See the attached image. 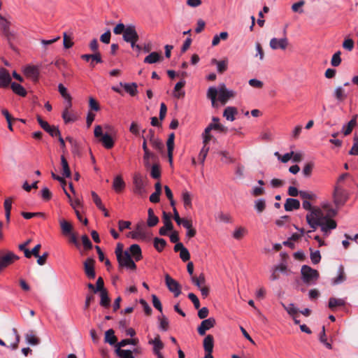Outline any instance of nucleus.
I'll use <instances>...</instances> for the list:
<instances>
[{
    "instance_id": "obj_1",
    "label": "nucleus",
    "mask_w": 358,
    "mask_h": 358,
    "mask_svg": "<svg viewBox=\"0 0 358 358\" xmlns=\"http://www.w3.org/2000/svg\"><path fill=\"white\" fill-rule=\"evenodd\" d=\"M306 218L307 223L313 229V230L308 231V233L314 231L320 227L324 236H328L331 234V231L336 229L337 226L336 221L324 215L322 210H315L311 214L306 215Z\"/></svg>"
},
{
    "instance_id": "obj_2",
    "label": "nucleus",
    "mask_w": 358,
    "mask_h": 358,
    "mask_svg": "<svg viewBox=\"0 0 358 358\" xmlns=\"http://www.w3.org/2000/svg\"><path fill=\"white\" fill-rule=\"evenodd\" d=\"M236 92L227 88L224 83H220L217 87L211 86L208 87L206 93V96L211 101L213 107H217V101L224 106L229 99L234 97Z\"/></svg>"
},
{
    "instance_id": "obj_3",
    "label": "nucleus",
    "mask_w": 358,
    "mask_h": 358,
    "mask_svg": "<svg viewBox=\"0 0 358 358\" xmlns=\"http://www.w3.org/2000/svg\"><path fill=\"white\" fill-rule=\"evenodd\" d=\"M301 279L307 285H314L319 278V273L310 266L303 265L301 269Z\"/></svg>"
},
{
    "instance_id": "obj_4",
    "label": "nucleus",
    "mask_w": 358,
    "mask_h": 358,
    "mask_svg": "<svg viewBox=\"0 0 358 358\" xmlns=\"http://www.w3.org/2000/svg\"><path fill=\"white\" fill-rule=\"evenodd\" d=\"M132 182L134 193L140 196H144L147 193L146 179L140 173H136L133 175Z\"/></svg>"
},
{
    "instance_id": "obj_5",
    "label": "nucleus",
    "mask_w": 358,
    "mask_h": 358,
    "mask_svg": "<svg viewBox=\"0 0 358 358\" xmlns=\"http://www.w3.org/2000/svg\"><path fill=\"white\" fill-rule=\"evenodd\" d=\"M127 345H136L135 339H123L115 345V352L120 358H135L130 350H122L121 348Z\"/></svg>"
},
{
    "instance_id": "obj_6",
    "label": "nucleus",
    "mask_w": 358,
    "mask_h": 358,
    "mask_svg": "<svg viewBox=\"0 0 358 358\" xmlns=\"http://www.w3.org/2000/svg\"><path fill=\"white\" fill-rule=\"evenodd\" d=\"M122 38L125 42L130 43V45L132 43H136L139 39V36L136 31V26L133 24H127V29Z\"/></svg>"
},
{
    "instance_id": "obj_7",
    "label": "nucleus",
    "mask_w": 358,
    "mask_h": 358,
    "mask_svg": "<svg viewBox=\"0 0 358 358\" xmlns=\"http://www.w3.org/2000/svg\"><path fill=\"white\" fill-rule=\"evenodd\" d=\"M117 259L120 267H124L127 269H135L136 268V265L128 250L124 251V255L120 257L118 255Z\"/></svg>"
},
{
    "instance_id": "obj_8",
    "label": "nucleus",
    "mask_w": 358,
    "mask_h": 358,
    "mask_svg": "<svg viewBox=\"0 0 358 358\" xmlns=\"http://www.w3.org/2000/svg\"><path fill=\"white\" fill-rule=\"evenodd\" d=\"M165 282L169 290L173 293L175 297H178L181 294L180 284L169 274L165 275Z\"/></svg>"
},
{
    "instance_id": "obj_9",
    "label": "nucleus",
    "mask_w": 358,
    "mask_h": 358,
    "mask_svg": "<svg viewBox=\"0 0 358 358\" xmlns=\"http://www.w3.org/2000/svg\"><path fill=\"white\" fill-rule=\"evenodd\" d=\"M17 259L19 257L10 251L0 257V272Z\"/></svg>"
},
{
    "instance_id": "obj_10",
    "label": "nucleus",
    "mask_w": 358,
    "mask_h": 358,
    "mask_svg": "<svg viewBox=\"0 0 358 358\" xmlns=\"http://www.w3.org/2000/svg\"><path fill=\"white\" fill-rule=\"evenodd\" d=\"M148 343L152 345L153 353L157 357V358H164V355L161 352L164 345L160 340V336L159 335H157L154 339L149 340Z\"/></svg>"
},
{
    "instance_id": "obj_11",
    "label": "nucleus",
    "mask_w": 358,
    "mask_h": 358,
    "mask_svg": "<svg viewBox=\"0 0 358 358\" xmlns=\"http://www.w3.org/2000/svg\"><path fill=\"white\" fill-rule=\"evenodd\" d=\"M37 121L41 128L48 132L52 137L59 136V129L55 126H50L46 121H44L40 115L37 116Z\"/></svg>"
},
{
    "instance_id": "obj_12",
    "label": "nucleus",
    "mask_w": 358,
    "mask_h": 358,
    "mask_svg": "<svg viewBox=\"0 0 358 358\" xmlns=\"http://www.w3.org/2000/svg\"><path fill=\"white\" fill-rule=\"evenodd\" d=\"M288 39L286 36L281 38H273L271 39L269 45L273 50H285L288 45Z\"/></svg>"
},
{
    "instance_id": "obj_13",
    "label": "nucleus",
    "mask_w": 358,
    "mask_h": 358,
    "mask_svg": "<svg viewBox=\"0 0 358 358\" xmlns=\"http://www.w3.org/2000/svg\"><path fill=\"white\" fill-rule=\"evenodd\" d=\"M215 323V320L213 317H209L208 319L203 320L197 328L199 334L201 336L205 335L206 331L213 328Z\"/></svg>"
},
{
    "instance_id": "obj_14",
    "label": "nucleus",
    "mask_w": 358,
    "mask_h": 358,
    "mask_svg": "<svg viewBox=\"0 0 358 358\" xmlns=\"http://www.w3.org/2000/svg\"><path fill=\"white\" fill-rule=\"evenodd\" d=\"M163 222L164 226L159 229V233L161 236L167 235V231L173 229V224L171 221V215L170 214L163 212Z\"/></svg>"
},
{
    "instance_id": "obj_15",
    "label": "nucleus",
    "mask_w": 358,
    "mask_h": 358,
    "mask_svg": "<svg viewBox=\"0 0 358 358\" xmlns=\"http://www.w3.org/2000/svg\"><path fill=\"white\" fill-rule=\"evenodd\" d=\"M94 264V260L92 258H87L84 262L85 273L89 279H94L96 277Z\"/></svg>"
},
{
    "instance_id": "obj_16",
    "label": "nucleus",
    "mask_w": 358,
    "mask_h": 358,
    "mask_svg": "<svg viewBox=\"0 0 358 358\" xmlns=\"http://www.w3.org/2000/svg\"><path fill=\"white\" fill-rule=\"evenodd\" d=\"M24 74L33 81L36 82L39 77V69L36 66L28 65L24 69Z\"/></svg>"
},
{
    "instance_id": "obj_17",
    "label": "nucleus",
    "mask_w": 358,
    "mask_h": 358,
    "mask_svg": "<svg viewBox=\"0 0 358 358\" xmlns=\"http://www.w3.org/2000/svg\"><path fill=\"white\" fill-rule=\"evenodd\" d=\"M346 277L345 275L344 267L342 264H341L337 271V277L331 279V285H337L343 283L345 281Z\"/></svg>"
},
{
    "instance_id": "obj_18",
    "label": "nucleus",
    "mask_w": 358,
    "mask_h": 358,
    "mask_svg": "<svg viewBox=\"0 0 358 358\" xmlns=\"http://www.w3.org/2000/svg\"><path fill=\"white\" fill-rule=\"evenodd\" d=\"M11 78L8 71L3 68L0 69V87H8Z\"/></svg>"
},
{
    "instance_id": "obj_19",
    "label": "nucleus",
    "mask_w": 358,
    "mask_h": 358,
    "mask_svg": "<svg viewBox=\"0 0 358 358\" xmlns=\"http://www.w3.org/2000/svg\"><path fill=\"white\" fill-rule=\"evenodd\" d=\"M120 87H122L126 92L129 94L131 96H135L138 93L137 84L136 83H122L120 82L119 84Z\"/></svg>"
},
{
    "instance_id": "obj_20",
    "label": "nucleus",
    "mask_w": 358,
    "mask_h": 358,
    "mask_svg": "<svg viewBox=\"0 0 358 358\" xmlns=\"http://www.w3.org/2000/svg\"><path fill=\"white\" fill-rule=\"evenodd\" d=\"M284 207L286 211H292L294 210H297L300 208V202L298 199L288 198L285 201Z\"/></svg>"
},
{
    "instance_id": "obj_21",
    "label": "nucleus",
    "mask_w": 358,
    "mask_h": 358,
    "mask_svg": "<svg viewBox=\"0 0 358 358\" xmlns=\"http://www.w3.org/2000/svg\"><path fill=\"white\" fill-rule=\"evenodd\" d=\"M203 349L206 353H212L214 347V338L212 335H207L203 339Z\"/></svg>"
},
{
    "instance_id": "obj_22",
    "label": "nucleus",
    "mask_w": 358,
    "mask_h": 358,
    "mask_svg": "<svg viewBox=\"0 0 358 358\" xmlns=\"http://www.w3.org/2000/svg\"><path fill=\"white\" fill-rule=\"evenodd\" d=\"M59 224H60L62 233L64 236H67L69 234L73 233V226L68 221H66L64 219H60Z\"/></svg>"
},
{
    "instance_id": "obj_23",
    "label": "nucleus",
    "mask_w": 358,
    "mask_h": 358,
    "mask_svg": "<svg viewBox=\"0 0 358 358\" xmlns=\"http://www.w3.org/2000/svg\"><path fill=\"white\" fill-rule=\"evenodd\" d=\"M59 224H60L62 233L64 236H67L69 234L73 233V226L68 221H66L64 219H60Z\"/></svg>"
},
{
    "instance_id": "obj_24",
    "label": "nucleus",
    "mask_w": 358,
    "mask_h": 358,
    "mask_svg": "<svg viewBox=\"0 0 358 358\" xmlns=\"http://www.w3.org/2000/svg\"><path fill=\"white\" fill-rule=\"evenodd\" d=\"M238 113V110L236 107L227 106L224 112L223 117L228 121H234L235 120V115Z\"/></svg>"
},
{
    "instance_id": "obj_25",
    "label": "nucleus",
    "mask_w": 358,
    "mask_h": 358,
    "mask_svg": "<svg viewBox=\"0 0 358 358\" xmlns=\"http://www.w3.org/2000/svg\"><path fill=\"white\" fill-rule=\"evenodd\" d=\"M129 252L131 257L133 256L134 259L138 262L142 258L141 249L138 244H133L129 248Z\"/></svg>"
},
{
    "instance_id": "obj_26",
    "label": "nucleus",
    "mask_w": 358,
    "mask_h": 358,
    "mask_svg": "<svg viewBox=\"0 0 358 358\" xmlns=\"http://www.w3.org/2000/svg\"><path fill=\"white\" fill-rule=\"evenodd\" d=\"M174 138H175L174 133H171L169 135V138H168V140L166 142L167 150H168V156H169V162L171 164L172 163L173 151V148H174Z\"/></svg>"
},
{
    "instance_id": "obj_27",
    "label": "nucleus",
    "mask_w": 358,
    "mask_h": 358,
    "mask_svg": "<svg viewBox=\"0 0 358 358\" xmlns=\"http://www.w3.org/2000/svg\"><path fill=\"white\" fill-rule=\"evenodd\" d=\"M163 57L162 55L157 52H152L144 59V62L146 64H155L160 60H162Z\"/></svg>"
},
{
    "instance_id": "obj_28",
    "label": "nucleus",
    "mask_w": 358,
    "mask_h": 358,
    "mask_svg": "<svg viewBox=\"0 0 358 358\" xmlns=\"http://www.w3.org/2000/svg\"><path fill=\"white\" fill-rule=\"evenodd\" d=\"M211 64H216L217 72L220 73H222L227 69L228 60L224 59L217 61L216 59H212Z\"/></svg>"
},
{
    "instance_id": "obj_29",
    "label": "nucleus",
    "mask_w": 358,
    "mask_h": 358,
    "mask_svg": "<svg viewBox=\"0 0 358 358\" xmlns=\"http://www.w3.org/2000/svg\"><path fill=\"white\" fill-rule=\"evenodd\" d=\"M81 58L86 62H88L90 59H92L91 64L94 66L93 62L95 61L96 63H101L103 61L101 57V55L99 52H96L94 54L90 55V54H85L81 55Z\"/></svg>"
},
{
    "instance_id": "obj_30",
    "label": "nucleus",
    "mask_w": 358,
    "mask_h": 358,
    "mask_svg": "<svg viewBox=\"0 0 358 358\" xmlns=\"http://www.w3.org/2000/svg\"><path fill=\"white\" fill-rule=\"evenodd\" d=\"M185 80H181L180 81L178 82L175 87H174V92L173 96L176 98H180L183 96H185V91L182 90L181 89L185 86Z\"/></svg>"
},
{
    "instance_id": "obj_31",
    "label": "nucleus",
    "mask_w": 358,
    "mask_h": 358,
    "mask_svg": "<svg viewBox=\"0 0 358 358\" xmlns=\"http://www.w3.org/2000/svg\"><path fill=\"white\" fill-rule=\"evenodd\" d=\"M124 187L125 182L122 180V177L120 176H115L113 182V187L115 192H121L124 188Z\"/></svg>"
},
{
    "instance_id": "obj_32",
    "label": "nucleus",
    "mask_w": 358,
    "mask_h": 358,
    "mask_svg": "<svg viewBox=\"0 0 358 358\" xmlns=\"http://www.w3.org/2000/svg\"><path fill=\"white\" fill-rule=\"evenodd\" d=\"M3 36L7 40L10 47L13 49L14 47H13V42L14 41H15L16 38H17V33L15 31L11 30L10 29L7 30L6 31H5L3 34Z\"/></svg>"
},
{
    "instance_id": "obj_33",
    "label": "nucleus",
    "mask_w": 358,
    "mask_h": 358,
    "mask_svg": "<svg viewBox=\"0 0 358 358\" xmlns=\"http://www.w3.org/2000/svg\"><path fill=\"white\" fill-rule=\"evenodd\" d=\"M25 341L27 344L30 345H37L40 343V340L33 334L31 331L27 333L24 335Z\"/></svg>"
},
{
    "instance_id": "obj_34",
    "label": "nucleus",
    "mask_w": 358,
    "mask_h": 358,
    "mask_svg": "<svg viewBox=\"0 0 358 358\" xmlns=\"http://www.w3.org/2000/svg\"><path fill=\"white\" fill-rule=\"evenodd\" d=\"M114 334H115V332H114L113 329H110L107 330L105 332L104 341L106 343H108L110 345H115V342L117 341V338L114 335Z\"/></svg>"
},
{
    "instance_id": "obj_35",
    "label": "nucleus",
    "mask_w": 358,
    "mask_h": 358,
    "mask_svg": "<svg viewBox=\"0 0 358 358\" xmlns=\"http://www.w3.org/2000/svg\"><path fill=\"white\" fill-rule=\"evenodd\" d=\"M275 267V270L282 273L284 275H289L292 271L288 269L287 262L285 260H282L278 264L273 266Z\"/></svg>"
},
{
    "instance_id": "obj_36",
    "label": "nucleus",
    "mask_w": 358,
    "mask_h": 358,
    "mask_svg": "<svg viewBox=\"0 0 358 358\" xmlns=\"http://www.w3.org/2000/svg\"><path fill=\"white\" fill-rule=\"evenodd\" d=\"M11 89L15 94L19 96H25L27 94V91L24 87L17 83H11Z\"/></svg>"
},
{
    "instance_id": "obj_37",
    "label": "nucleus",
    "mask_w": 358,
    "mask_h": 358,
    "mask_svg": "<svg viewBox=\"0 0 358 358\" xmlns=\"http://www.w3.org/2000/svg\"><path fill=\"white\" fill-rule=\"evenodd\" d=\"M334 96L338 102H342L347 97L345 90L341 86L336 87L334 92Z\"/></svg>"
},
{
    "instance_id": "obj_38",
    "label": "nucleus",
    "mask_w": 358,
    "mask_h": 358,
    "mask_svg": "<svg viewBox=\"0 0 358 358\" xmlns=\"http://www.w3.org/2000/svg\"><path fill=\"white\" fill-rule=\"evenodd\" d=\"M101 141L107 149H110L114 145V141L108 134H104L101 138Z\"/></svg>"
},
{
    "instance_id": "obj_39",
    "label": "nucleus",
    "mask_w": 358,
    "mask_h": 358,
    "mask_svg": "<svg viewBox=\"0 0 358 358\" xmlns=\"http://www.w3.org/2000/svg\"><path fill=\"white\" fill-rule=\"evenodd\" d=\"M148 218L147 224H148V227H152L158 223L159 218L156 215H155L154 211L152 208L148 209Z\"/></svg>"
},
{
    "instance_id": "obj_40",
    "label": "nucleus",
    "mask_w": 358,
    "mask_h": 358,
    "mask_svg": "<svg viewBox=\"0 0 358 358\" xmlns=\"http://www.w3.org/2000/svg\"><path fill=\"white\" fill-rule=\"evenodd\" d=\"M345 304V301L343 299H336L331 297L329 299L328 306L331 309H334L336 306H343Z\"/></svg>"
},
{
    "instance_id": "obj_41",
    "label": "nucleus",
    "mask_w": 358,
    "mask_h": 358,
    "mask_svg": "<svg viewBox=\"0 0 358 358\" xmlns=\"http://www.w3.org/2000/svg\"><path fill=\"white\" fill-rule=\"evenodd\" d=\"M4 208H5V217L7 223L10 222V210L12 208V201L10 198H7L4 201Z\"/></svg>"
},
{
    "instance_id": "obj_42",
    "label": "nucleus",
    "mask_w": 358,
    "mask_h": 358,
    "mask_svg": "<svg viewBox=\"0 0 358 358\" xmlns=\"http://www.w3.org/2000/svg\"><path fill=\"white\" fill-rule=\"evenodd\" d=\"M159 321V329L162 331H166L169 329V320L166 316L162 315L157 317Z\"/></svg>"
},
{
    "instance_id": "obj_43",
    "label": "nucleus",
    "mask_w": 358,
    "mask_h": 358,
    "mask_svg": "<svg viewBox=\"0 0 358 358\" xmlns=\"http://www.w3.org/2000/svg\"><path fill=\"white\" fill-rule=\"evenodd\" d=\"M228 33L227 31H222L220 34H216L214 36L212 41V45L216 46L217 45L221 40L225 41L228 38Z\"/></svg>"
},
{
    "instance_id": "obj_44",
    "label": "nucleus",
    "mask_w": 358,
    "mask_h": 358,
    "mask_svg": "<svg viewBox=\"0 0 358 358\" xmlns=\"http://www.w3.org/2000/svg\"><path fill=\"white\" fill-rule=\"evenodd\" d=\"M191 280L199 289L203 287L206 282L205 276L203 273H201L199 277L192 276Z\"/></svg>"
},
{
    "instance_id": "obj_45",
    "label": "nucleus",
    "mask_w": 358,
    "mask_h": 358,
    "mask_svg": "<svg viewBox=\"0 0 358 358\" xmlns=\"http://www.w3.org/2000/svg\"><path fill=\"white\" fill-rule=\"evenodd\" d=\"M61 164L63 169V176L66 178L71 177V171L69 166V164L64 156L61 157Z\"/></svg>"
},
{
    "instance_id": "obj_46",
    "label": "nucleus",
    "mask_w": 358,
    "mask_h": 358,
    "mask_svg": "<svg viewBox=\"0 0 358 358\" xmlns=\"http://www.w3.org/2000/svg\"><path fill=\"white\" fill-rule=\"evenodd\" d=\"M166 245V241L164 238H154V246L158 252H162Z\"/></svg>"
},
{
    "instance_id": "obj_47",
    "label": "nucleus",
    "mask_w": 358,
    "mask_h": 358,
    "mask_svg": "<svg viewBox=\"0 0 358 358\" xmlns=\"http://www.w3.org/2000/svg\"><path fill=\"white\" fill-rule=\"evenodd\" d=\"M62 118L65 123L73 122L76 121V116L69 111L67 108H65L62 112Z\"/></svg>"
},
{
    "instance_id": "obj_48",
    "label": "nucleus",
    "mask_w": 358,
    "mask_h": 358,
    "mask_svg": "<svg viewBox=\"0 0 358 358\" xmlns=\"http://www.w3.org/2000/svg\"><path fill=\"white\" fill-rule=\"evenodd\" d=\"M182 199L186 208L192 207V196L189 192L185 191L182 194Z\"/></svg>"
},
{
    "instance_id": "obj_49",
    "label": "nucleus",
    "mask_w": 358,
    "mask_h": 358,
    "mask_svg": "<svg viewBox=\"0 0 358 358\" xmlns=\"http://www.w3.org/2000/svg\"><path fill=\"white\" fill-rule=\"evenodd\" d=\"M101 301L100 305L103 307H108L110 305V299L107 291H102L100 292Z\"/></svg>"
},
{
    "instance_id": "obj_50",
    "label": "nucleus",
    "mask_w": 358,
    "mask_h": 358,
    "mask_svg": "<svg viewBox=\"0 0 358 358\" xmlns=\"http://www.w3.org/2000/svg\"><path fill=\"white\" fill-rule=\"evenodd\" d=\"M356 124L357 122H355V120H350L347 124H344L342 128V131L344 134V135H349L352 132L353 127H355Z\"/></svg>"
},
{
    "instance_id": "obj_51",
    "label": "nucleus",
    "mask_w": 358,
    "mask_h": 358,
    "mask_svg": "<svg viewBox=\"0 0 358 358\" xmlns=\"http://www.w3.org/2000/svg\"><path fill=\"white\" fill-rule=\"evenodd\" d=\"M300 197L303 200H315L317 199V195L312 192H307L303 190H300Z\"/></svg>"
},
{
    "instance_id": "obj_52",
    "label": "nucleus",
    "mask_w": 358,
    "mask_h": 358,
    "mask_svg": "<svg viewBox=\"0 0 358 358\" xmlns=\"http://www.w3.org/2000/svg\"><path fill=\"white\" fill-rule=\"evenodd\" d=\"M221 156V161L225 164H229L234 162L233 158L229 155V152L226 150H221L218 152Z\"/></svg>"
},
{
    "instance_id": "obj_53",
    "label": "nucleus",
    "mask_w": 358,
    "mask_h": 358,
    "mask_svg": "<svg viewBox=\"0 0 358 358\" xmlns=\"http://www.w3.org/2000/svg\"><path fill=\"white\" fill-rule=\"evenodd\" d=\"M341 52L340 50L336 52L331 59V66L336 67L338 66L341 63Z\"/></svg>"
},
{
    "instance_id": "obj_54",
    "label": "nucleus",
    "mask_w": 358,
    "mask_h": 358,
    "mask_svg": "<svg viewBox=\"0 0 358 358\" xmlns=\"http://www.w3.org/2000/svg\"><path fill=\"white\" fill-rule=\"evenodd\" d=\"M150 176L154 179H158L161 176V171L159 166L157 164H153L150 166Z\"/></svg>"
},
{
    "instance_id": "obj_55",
    "label": "nucleus",
    "mask_w": 358,
    "mask_h": 358,
    "mask_svg": "<svg viewBox=\"0 0 358 358\" xmlns=\"http://www.w3.org/2000/svg\"><path fill=\"white\" fill-rule=\"evenodd\" d=\"M247 233V229L244 227H238L236 228L234 233H233V237L236 240H240L242 238L244 235Z\"/></svg>"
},
{
    "instance_id": "obj_56",
    "label": "nucleus",
    "mask_w": 358,
    "mask_h": 358,
    "mask_svg": "<svg viewBox=\"0 0 358 358\" xmlns=\"http://www.w3.org/2000/svg\"><path fill=\"white\" fill-rule=\"evenodd\" d=\"M92 196L96 207L102 211H106V208L102 204L101 200L98 194L94 192H92Z\"/></svg>"
},
{
    "instance_id": "obj_57",
    "label": "nucleus",
    "mask_w": 358,
    "mask_h": 358,
    "mask_svg": "<svg viewBox=\"0 0 358 358\" xmlns=\"http://www.w3.org/2000/svg\"><path fill=\"white\" fill-rule=\"evenodd\" d=\"M310 250V259L313 264H318L321 260V255L319 250L313 251L311 248Z\"/></svg>"
},
{
    "instance_id": "obj_58",
    "label": "nucleus",
    "mask_w": 358,
    "mask_h": 358,
    "mask_svg": "<svg viewBox=\"0 0 358 358\" xmlns=\"http://www.w3.org/2000/svg\"><path fill=\"white\" fill-rule=\"evenodd\" d=\"M266 207V202L264 199H259L255 201V208L258 213L264 211Z\"/></svg>"
},
{
    "instance_id": "obj_59",
    "label": "nucleus",
    "mask_w": 358,
    "mask_h": 358,
    "mask_svg": "<svg viewBox=\"0 0 358 358\" xmlns=\"http://www.w3.org/2000/svg\"><path fill=\"white\" fill-rule=\"evenodd\" d=\"M302 206L303 208L306 210H308V213L306 215H309L310 214H311L312 212H313L315 210H322L320 208L318 207H312L311 206V203L309 201H307V200H303V203H302Z\"/></svg>"
},
{
    "instance_id": "obj_60",
    "label": "nucleus",
    "mask_w": 358,
    "mask_h": 358,
    "mask_svg": "<svg viewBox=\"0 0 358 358\" xmlns=\"http://www.w3.org/2000/svg\"><path fill=\"white\" fill-rule=\"evenodd\" d=\"M284 308L287 310V313L292 316H294L299 312V309L294 306L293 303H289L287 306L282 304Z\"/></svg>"
},
{
    "instance_id": "obj_61",
    "label": "nucleus",
    "mask_w": 358,
    "mask_h": 358,
    "mask_svg": "<svg viewBox=\"0 0 358 358\" xmlns=\"http://www.w3.org/2000/svg\"><path fill=\"white\" fill-rule=\"evenodd\" d=\"M81 241L85 250H91L92 248V243L86 234L82 236Z\"/></svg>"
},
{
    "instance_id": "obj_62",
    "label": "nucleus",
    "mask_w": 358,
    "mask_h": 358,
    "mask_svg": "<svg viewBox=\"0 0 358 358\" xmlns=\"http://www.w3.org/2000/svg\"><path fill=\"white\" fill-rule=\"evenodd\" d=\"M208 150H209V148L207 147L206 145H203V148H201L200 152H199V160L201 161V163L202 164H203V163L205 162V159H206V156L208 155Z\"/></svg>"
},
{
    "instance_id": "obj_63",
    "label": "nucleus",
    "mask_w": 358,
    "mask_h": 358,
    "mask_svg": "<svg viewBox=\"0 0 358 358\" xmlns=\"http://www.w3.org/2000/svg\"><path fill=\"white\" fill-rule=\"evenodd\" d=\"M96 289H94V293L101 292L102 291H106V289L104 288V282L101 277H99L96 282Z\"/></svg>"
},
{
    "instance_id": "obj_64",
    "label": "nucleus",
    "mask_w": 358,
    "mask_h": 358,
    "mask_svg": "<svg viewBox=\"0 0 358 358\" xmlns=\"http://www.w3.org/2000/svg\"><path fill=\"white\" fill-rule=\"evenodd\" d=\"M150 143L156 150H161L164 147L163 143L159 138H150Z\"/></svg>"
}]
</instances>
